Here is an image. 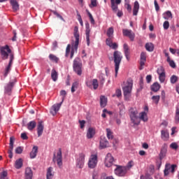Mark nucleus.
<instances>
[{
	"instance_id": "nucleus-24",
	"label": "nucleus",
	"mask_w": 179,
	"mask_h": 179,
	"mask_svg": "<svg viewBox=\"0 0 179 179\" xmlns=\"http://www.w3.org/2000/svg\"><path fill=\"white\" fill-rule=\"evenodd\" d=\"M138 12H139V2L136 1L133 8V15L138 16Z\"/></svg>"
},
{
	"instance_id": "nucleus-56",
	"label": "nucleus",
	"mask_w": 179,
	"mask_h": 179,
	"mask_svg": "<svg viewBox=\"0 0 179 179\" xmlns=\"http://www.w3.org/2000/svg\"><path fill=\"white\" fill-rule=\"evenodd\" d=\"M163 27L164 30H168L170 27V22H169V21H165L163 24Z\"/></svg>"
},
{
	"instance_id": "nucleus-8",
	"label": "nucleus",
	"mask_w": 179,
	"mask_h": 179,
	"mask_svg": "<svg viewBox=\"0 0 179 179\" xmlns=\"http://www.w3.org/2000/svg\"><path fill=\"white\" fill-rule=\"evenodd\" d=\"M73 70L75 72L80 76L82 75V62H80V59L76 58L73 61Z\"/></svg>"
},
{
	"instance_id": "nucleus-57",
	"label": "nucleus",
	"mask_w": 179,
	"mask_h": 179,
	"mask_svg": "<svg viewBox=\"0 0 179 179\" xmlns=\"http://www.w3.org/2000/svg\"><path fill=\"white\" fill-rule=\"evenodd\" d=\"M166 61L167 62H169L171 68H176V62H174V61L171 60V59H169V60H166Z\"/></svg>"
},
{
	"instance_id": "nucleus-62",
	"label": "nucleus",
	"mask_w": 179,
	"mask_h": 179,
	"mask_svg": "<svg viewBox=\"0 0 179 179\" xmlns=\"http://www.w3.org/2000/svg\"><path fill=\"white\" fill-rule=\"evenodd\" d=\"M8 177V171H3L0 173V178H7Z\"/></svg>"
},
{
	"instance_id": "nucleus-55",
	"label": "nucleus",
	"mask_w": 179,
	"mask_h": 179,
	"mask_svg": "<svg viewBox=\"0 0 179 179\" xmlns=\"http://www.w3.org/2000/svg\"><path fill=\"white\" fill-rule=\"evenodd\" d=\"M15 153H17V155H22V153H23V148L17 147L15 149Z\"/></svg>"
},
{
	"instance_id": "nucleus-50",
	"label": "nucleus",
	"mask_w": 179,
	"mask_h": 179,
	"mask_svg": "<svg viewBox=\"0 0 179 179\" xmlns=\"http://www.w3.org/2000/svg\"><path fill=\"white\" fill-rule=\"evenodd\" d=\"M99 79H100L99 85L101 87H103V85H104V83L106 82V79L104 78V77L103 76H100Z\"/></svg>"
},
{
	"instance_id": "nucleus-54",
	"label": "nucleus",
	"mask_w": 179,
	"mask_h": 179,
	"mask_svg": "<svg viewBox=\"0 0 179 179\" xmlns=\"http://www.w3.org/2000/svg\"><path fill=\"white\" fill-rule=\"evenodd\" d=\"M106 45H108V47L111 46V44L113 43V37H108L106 41Z\"/></svg>"
},
{
	"instance_id": "nucleus-22",
	"label": "nucleus",
	"mask_w": 179,
	"mask_h": 179,
	"mask_svg": "<svg viewBox=\"0 0 179 179\" xmlns=\"http://www.w3.org/2000/svg\"><path fill=\"white\" fill-rule=\"evenodd\" d=\"M10 3L13 12H17V10L19 9V3H17L16 0H10Z\"/></svg>"
},
{
	"instance_id": "nucleus-35",
	"label": "nucleus",
	"mask_w": 179,
	"mask_h": 179,
	"mask_svg": "<svg viewBox=\"0 0 179 179\" xmlns=\"http://www.w3.org/2000/svg\"><path fill=\"white\" fill-rule=\"evenodd\" d=\"M162 134V139H163V141H167L169 139V131H166V130H162L161 131Z\"/></svg>"
},
{
	"instance_id": "nucleus-25",
	"label": "nucleus",
	"mask_w": 179,
	"mask_h": 179,
	"mask_svg": "<svg viewBox=\"0 0 179 179\" xmlns=\"http://www.w3.org/2000/svg\"><path fill=\"white\" fill-rule=\"evenodd\" d=\"M36 126L37 123L36 122V121L32 120L27 124V129H29V131H33V129H34Z\"/></svg>"
},
{
	"instance_id": "nucleus-21",
	"label": "nucleus",
	"mask_w": 179,
	"mask_h": 179,
	"mask_svg": "<svg viewBox=\"0 0 179 179\" xmlns=\"http://www.w3.org/2000/svg\"><path fill=\"white\" fill-rule=\"evenodd\" d=\"M33 178V171L31 168L27 167L25 169V179H32Z\"/></svg>"
},
{
	"instance_id": "nucleus-49",
	"label": "nucleus",
	"mask_w": 179,
	"mask_h": 179,
	"mask_svg": "<svg viewBox=\"0 0 179 179\" xmlns=\"http://www.w3.org/2000/svg\"><path fill=\"white\" fill-rule=\"evenodd\" d=\"M87 15L89 16L91 24H94L95 21H94V18H93V15H92V13H90V12H87Z\"/></svg>"
},
{
	"instance_id": "nucleus-33",
	"label": "nucleus",
	"mask_w": 179,
	"mask_h": 179,
	"mask_svg": "<svg viewBox=\"0 0 179 179\" xmlns=\"http://www.w3.org/2000/svg\"><path fill=\"white\" fill-rule=\"evenodd\" d=\"M163 17L165 20H169V19H173V14L171 11H166L165 13L163 14Z\"/></svg>"
},
{
	"instance_id": "nucleus-43",
	"label": "nucleus",
	"mask_w": 179,
	"mask_h": 179,
	"mask_svg": "<svg viewBox=\"0 0 179 179\" xmlns=\"http://www.w3.org/2000/svg\"><path fill=\"white\" fill-rule=\"evenodd\" d=\"M171 80V83H172V85H174V83H177V82L178 81V77H177V76H172L170 78Z\"/></svg>"
},
{
	"instance_id": "nucleus-60",
	"label": "nucleus",
	"mask_w": 179,
	"mask_h": 179,
	"mask_svg": "<svg viewBox=\"0 0 179 179\" xmlns=\"http://www.w3.org/2000/svg\"><path fill=\"white\" fill-rule=\"evenodd\" d=\"M176 169H177V165L176 164H170V170H171V173H174V171H176Z\"/></svg>"
},
{
	"instance_id": "nucleus-52",
	"label": "nucleus",
	"mask_w": 179,
	"mask_h": 179,
	"mask_svg": "<svg viewBox=\"0 0 179 179\" xmlns=\"http://www.w3.org/2000/svg\"><path fill=\"white\" fill-rule=\"evenodd\" d=\"M134 166V161H130L128 162L127 166H124L127 168V171L129 170V169H131Z\"/></svg>"
},
{
	"instance_id": "nucleus-16",
	"label": "nucleus",
	"mask_w": 179,
	"mask_h": 179,
	"mask_svg": "<svg viewBox=\"0 0 179 179\" xmlns=\"http://www.w3.org/2000/svg\"><path fill=\"white\" fill-rule=\"evenodd\" d=\"M167 148H168V145L166 143H164L162 145V147L161 148L160 153H159V159L160 160H163V159H164V157H166V155L167 153Z\"/></svg>"
},
{
	"instance_id": "nucleus-48",
	"label": "nucleus",
	"mask_w": 179,
	"mask_h": 179,
	"mask_svg": "<svg viewBox=\"0 0 179 179\" xmlns=\"http://www.w3.org/2000/svg\"><path fill=\"white\" fill-rule=\"evenodd\" d=\"M169 170H170V164H166L164 169V176H169Z\"/></svg>"
},
{
	"instance_id": "nucleus-58",
	"label": "nucleus",
	"mask_w": 179,
	"mask_h": 179,
	"mask_svg": "<svg viewBox=\"0 0 179 179\" xmlns=\"http://www.w3.org/2000/svg\"><path fill=\"white\" fill-rule=\"evenodd\" d=\"M69 52H71V44L67 45L66 48V57L69 56Z\"/></svg>"
},
{
	"instance_id": "nucleus-5",
	"label": "nucleus",
	"mask_w": 179,
	"mask_h": 179,
	"mask_svg": "<svg viewBox=\"0 0 179 179\" xmlns=\"http://www.w3.org/2000/svg\"><path fill=\"white\" fill-rule=\"evenodd\" d=\"M138 110L136 108H131L129 110V117L130 120L134 124V125H139L141 124V120H139V116H138Z\"/></svg>"
},
{
	"instance_id": "nucleus-30",
	"label": "nucleus",
	"mask_w": 179,
	"mask_h": 179,
	"mask_svg": "<svg viewBox=\"0 0 179 179\" xmlns=\"http://www.w3.org/2000/svg\"><path fill=\"white\" fill-rule=\"evenodd\" d=\"M47 179H52L54 177V173H52V167H49L46 174Z\"/></svg>"
},
{
	"instance_id": "nucleus-9",
	"label": "nucleus",
	"mask_w": 179,
	"mask_h": 179,
	"mask_svg": "<svg viewBox=\"0 0 179 179\" xmlns=\"http://www.w3.org/2000/svg\"><path fill=\"white\" fill-rule=\"evenodd\" d=\"M127 167L117 166V169H115V174H116V176H119V177H124V176L127 174Z\"/></svg>"
},
{
	"instance_id": "nucleus-6",
	"label": "nucleus",
	"mask_w": 179,
	"mask_h": 179,
	"mask_svg": "<svg viewBox=\"0 0 179 179\" xmlns=\"http://www.w3.org/2000/svg\"><path fill=\"white\" fill-rule=\"evenodd\" d=\"M132 86H134V81L129 80L127 82V85L122 87L125 99H129V94L132 92Z\"/></svg>"
},
{
	"instance_id": "nucleus-41",
	"label": "nucleus",
	"mask_w": 179,
	"mask_h": 179,
	"mask_svg": "<svg viewBox=\"0 0 179 179\" xmlns=\"http://www.w3.org/2000/svg\"><path fill=\"white\" fill-rule=\"evenodd\" d=\"M106 34L108 37H113V35L114 34V28L113 27L108 29Z\"/></svg>"
},
{
	"instance_id": "nucleus-1",
	"label": "nucleus",
	"mask_w": 179,
	"mask_h": 179,
	"mask_svg": "<svg viewBox=\"0 0 179 179\" xmlns=\"http://www.w3.org/2000/svg\"><path fill=\"white\" fill-rule=\"evenodd\" d=\"M0 52L2 59H8V57L10 58L9 63L4 71V76L6 78L9 74V72H10V68H12V65L13 64L15 56L13 55V53H12V50L9 48V45H8L0 48Z\"/></svg>"
},
{
	"instance_id": "nucleus-26",
	"label": "nucleus",
	"mask_w": 179,
	"mask_h": 179,
	"mask_svg": "<svg viewBox=\"0 0 179 179\" xmlns=\"http://www.w3.org/2000/svg\"><path fill=\"white\" fill-rule=\"evenodd\" d=\"M15 167L17 169H22L23 167V159L20 158L15 161Z\"/></svg>"
},
{
	"instance_id": "nucleus-13",
	"label": "nucleus",
	"mask_w": 179,
	"mask_h": 179,
	"mask_svg": "<svg viewBox=\"0 0 179 179\" xmlns=\"http://www.w3.org/2000/svg\"><path fill=\"white\" fill-rule=\"evenodd\" d=\"M122 33L123 36H126V37L129 38L131 41H134V39L135 38V34L132 32V30L123 29Z\"/></svg>"
},
{
	"instance_id": "nucleus-19",
	"label": "nucleus",
	"mask_w": 179,
	"mask_h": 179,
	"mask_svg": "<svg viewBox=\"0 0 179 179\" xmlns=\"http://www.w3.org/2000/svg\"><path fill=\"white\" fill-rule=\"evenodd\" d=\"M108 146V141H107V138L106 136H101V140H100V148L101 149H106Z\"/></svg>"
},
{
	"instance_id": "nucleus-34",
	"label": "nucleus",
	"mask_w": 179,
	"mask_h": 179,
	"mask_svg": "<svg viewBox=\"0 0 179 179\" xmlns=\"http://www.w3.org/2000/svg\"><path fill=\"white\" fill-rule=\"evenodd\" d=\"M13 86H15V83L10 82L9 83L7 86L5 87V90L7 93H9V92L12 91V89H13Z\"/></svg>"
},
{
	"instance_id": "nucleus-29",
	"label": "nucleus",
	"mask_w": 179,
	"mask_h": 179,
	"mask_svg": "<svg viewBox=\"0 0 179 179\" xmlns=\"http://www.w3.org/2000/svg\"><path fill=\"white\" fill-rule=\"evenodd\" d=\"M100 106L102 108L107 106V99L104 96H101L100 97Z\"/></svg>"
},
{
	"instance_id": "nucleus-64",
	"label": "nucleus",
	"mask_w": 179,
	"mask_h": 179,
	"mask_svg": "<svg viewBox=\"0 0 179 179\" xmlns=\"http://www.w3.org/2000/svg\"><path fill=\"white\" fill-rule=\"evenodd\" d=\"M115 94H116L117 97H121V96H122L121 90L120 89H117L115 92Z\"/></svg>"
},
{
	"instance_id": "nucleus-31",
	"label": "nucleus",
	"mask_w": 179,
	"mask_h": 179,
	"mask_svg": "<svg viewBox=\"0 0 179 179\" xmlns=\"http://www.w3.org/2000/svg\"><path fill=\"white\" fill-rule=\"evenodd\" d=\"M49 59L52 62H55V64H58V62L59 61V58H58L55 55L50 54L49 55Z\"/></svg>"
},
{
	"instance_id": "nucleus-39",
	"label": "nucleus",
	"mask_w": 179,
	"mask_h": 179,
	"mask_svg": "<svg viewBox=\"0 0 179 179\" xmlns=\"http://www.w3.org/2000/svg\"><path fill=\"white\" fill-rule=\"evenodd\" d=\"M106 136L108 138V139H113L114 138V136L113 135V131H111V129H106Z\"/></svg>"
},
{
	"instance_id": "nucleus-61",
	"label": "nucleus",
	"mask_w": 179,
	"mask_h": 179,
	"mask_svg": "<svg viewBox=\"0 0 179 179\" xmlns=\"http://www.w3.org/2000/svg\"><path fill=\"white\" fill-rule=\"evenodd\" d=\"M54 15H55V16H57V17H59V19H61V20H63V22H65V20L64 19V17H62V16L61 15H59V13H58L57 11H53Z\"/></svg>"
},
{
	"instance_id": "nucleus-38",
	"label": "nucleus",
	"mask_w": 179,
	"mask_h": 179,
	"mask_svg": "<svg viewBox=\"0 0 179 179\" xmlns=\"http://www.w3.org/2000/svg\"><path fill=\"white\" fill-rule=\"evenodd\" d=\"M110 3H111V8L113 12H117L118 10V6L115 4V0H110Z\"/></svg>"
},
{
	"instance_id": "nucleus-40",
	"label": "nucleus",
	"mask_w": 179,
	"mask_h": 179,
	"mask_svg": "<svg viewBox=\"0 0 179 179\" xmlns=\"http://www.w3.org/2000/svg\"><path fill=\"white\" fill-rule=\"evenodd\" d=\"M123 48H124V55H128V54H131V51L129 50V46H128V44L124 43L123 45Z\"/></svg>"
},
{
	"instance_id": "nucleus-2",
	"label": "nucleus",
	"mask_w": 179,
	"mask_h": 179,
	"mask_svg": "<svg viewBox=\"0 0 179 179\" xmlns=\"http://www.w3.org/2000/svg\"><path fill=\"white\" fill-rule=\"evenodd\" d=\"M79 28L78 27H74L73 38L71 41V51L70 58H73L75 52H78V47L79 45Z\"/></svg>"
},
{
	"instance_id": "nucleus-18",
	"label": "nucleus",
	"mask_w": 179,
	"mask_h": 179,
	"mask_svg": "<svg viewBox=\"0 0 179 179\" xmlns=\"http://www.w3.org/2000/svg\"><path fill=\"white\" fill-rule=\"evenodd\" d=\"M15 142V138L14 137H10V149L8 150V157L10 159H12L13 157V143Z\"/></svg>"
},
{
	"instance_id": "nucleus-36",
	"label": "nucleus",
	"mask_w": 179,
	"mask_h": 179,
	"mask_svg": "<svg viewBox=\"0 0 179 179\" xmlns=\"http://www.w3.org/2000/svg\"><path fill=\"white\" fill-rule=\"evenodd\" d=\"M145 49L147 51H149V52H152V51L155 50V46L153 45V43H148L145 44Z\"/></svg>"
},
{
	"instance_id": "nucleus-14",
	"label": "nucleus",
	"mask_w": 179,
	"mask_h": 179,
	"mask_svg": "<svg viewBox=\"0 0 179 179\" xmlns=\"http://www.w3.org/2000/svg\"><path fill=\"white\" fill-rule=\"evenodd\" d=\"M43 132H44V122L39 121L37 125V134L38 138L43 135Z\"/></svg>"
},
{
	"instance_id": "nucleus-44",
	"label": "nucleus",
	"mask_w": 179,
	"mask_h": 179,
	"mask_svg": "<svg viewBox=\"0 0 179 179\" xmlns=\"http://www.w3.org/2000/svg\"><path fill=\"white\" fill-rule=\"evenodd\" d=\"M175 121L176 122H179V104L176 107Z\"/></svg>"
},
{
	"instance_id": "nucleus-27",
	"label": "nucleus",
	"mask_w": 179,
	"mask_h": 179,
	"mask_svg": "<svg viewBox=\"0 0 179 179\" xmlns=\"http://www.w3.org/2000/svg\"><path fill=\"white\" fill-rule=\"evenodd\" d=\"M38 150V147L34 146L31 152H30L31 159H34L37 156V152Z\"/></svg>"
},
{
	"instance_id": "nucleus-51",
	"label": "nucleus",
	"mask_w": 179,
	"mask_h": 179,
	"mask_svg": "<svg viewBox=\"0 0 179 179\" xmlns=\"http://www.w3.org/2000/svg\"><path fill=\"white\" fill-rule=\"evenodd\" d=\"M97 6V0H91L90 8H96Z\"/></svg>"
},
{
	"instance_id": "nucleus-20",
	"label": "nucleus",
	"mask_w": 179,
	"mask_h": 179,
	"mask_svg": "<svg viewBox=\"0 0 179 179\" xmlns=\"http://www.w3.org/2000/svg\"><path fill=\"white\" fill-rule=\"evenodd\" d=\"M96 134V129L92 127H90L87 132V139H92L93 136Z\"/></svg>"
},
{
	"instance_id": "nucleus-12",
	"label": "nucleus",
	"mask_w": 179,
	"mask_h": 179,
	"mask_svg": "<svg viewBox=\"0 0 179 179\" xmlns=\"http://www.w3.org/2000/svg\"><path fill=\"white\" fill-rule=\"evenodd\" d=\"M105 166L106 167H111L114 163V157L110 153H108L105 158Z\"/></svg>"
},
{
	"instance_id": "nucleus-63",
	"label": "nucleus",
	"mask_w": 179,
	"mask_h": 179,
	"mask_svg": "<svg viewBox=\"0 0 179 179\" xmlns=\"http://www.w3.org/2000/svg\"><path fill=\"white\" fill-rule=\"evenodd\" d=\"M21 138L24 141H27V139H29V137L27 136V134L26 133L21 134Z\"/></svg>"
},
{
	"instance_id": "nucleus-32",
	"label": "nucleus",
	"mask_w": 179,
	"mask_h": 179,
	"mask_svg": "<svg viewBox=\"0 0 179 179\" xmlns=\"http://www.w3.org/2000/svg\"><path fill=\"white\" fill-rule=\"evenodd\" d=\"M151 90L152 92H159V90H160V85L158 83H155L154 84H152V85L151 86Z\"/></svg>"
},
{
	"instance_id": "nucleus-11",
	"label": "nucleus",
	"mask_w": 179,
	"mask_h": 179,
	"mask_svg": "<svg viewBox=\"0 0 179 179\" xmlns=\"http://www.w3.org/2000/svg\"><path fill=\"white\" fill-rule=\"evenodd\" d=\"M85 154L81 153L79 155V157L76 160V166L78 169H83V166L85 165Z\"/></svg>"
},
{
	"instance_id": "nucleus-45",
	"label": "nucleus",
	"mask_w": 179,
	"mask_h": 179,
	"mask_svg": "<svg viewBox=\"0 0 179 179\" xmlns=\"http://www.w3.org/2000/svg\"><path fill=\"white\" fill-rule=\"evenodd\" d=\"M157 73H158V75H163L166 73V71H164V67L163 66L159 67L157 70Z\"/></svg>"
},
{
	"instance_id": "nucleus-17",
	"label": "nucleus",
	"mask_w": 179,
	"mask_h": 179,
	"mask_svg": "<svg viewBox=\"0 0 179 179\" xmlns=\"http://www.w3.org/2000/svg\"><path fill=\"white\" fill-rule=\"evenodd\" d=\"M140 65L141 67L139 68L140 71L143 69V66H145V62H146V52H142L140 56Z\"/></svg>"
},
{
	"instance_id": "nucleus-15",
	"label": "nucleus",
	"mask_w": 179,
	"mask_h": 179,
	"mask_svg": "<svg viewBox=\"0 0 179 179\" xmlns=\"http://www.w3.org/2000/svg\"><path fill=\"white\" fill-rule=\"evenodd\" d=\"M85 34H86V40H87V45L89 47L90 45V25L89 23L85 24Z\"/></svg>"
},
{
	"instance_id": "nucleus-23",
	"label": "nucleus",
	"mask_w": 179,
	"mask_h": 179,
	"mask_svg": "<svg viewBox=\"0 0 179 179\" xmlns=\"http://www.w3.org/2000/svg\"><path fill=\"white\" fill-rule=\"evenodd\" d=\"M139 121H143V122H148V113L146 112H141L139 113Z\"/></svg>"
},
{
	"instance_id": "nucleus-28",
	"label": "nucleus",
	"mask_w": 179,
	"mask_h": 179,
	"mask_svg": "<svg viewBox=\"0 0 179 179\" xmlns=\"http://www.w3.org/2000/svg\"><path fill=\"white\" fill-rule=\"evenodd\" d=\"M51 78L53 82H57V80H58V72L54 69L51 71Z\"/></svg>"
},
{
	"instance_id": "nucleus-37",
	"label": "nucleus",
	"mask_w": 179,
	"mask_h": 179,
	"mask_svg": "<svg viewBox=\"0 0 179 179\" xmlns=\"http://www.w3.org/2000/svg\"><path fill=\"white\" fill-rule=\"evenodd\" d=\"M79 87V83L78 81L74 82L71 86V93H75L76 89Z\"/></svg>"
},
{
	"instance_id": "nucleus-47",
	"label": "nucleus",
	"mask_w": 179,
	"mask_h": 179,
	"mask_svg": "<svg viewBox=\"0 0 179 179\" xmlns=\"http://www.w3.org/2000/svg\"><path fill=\"white\" fill-rule=\"evenodd\" d=\"M152 100L154 101V103H155V104H158L160 100V96L159 95L153 96L152 97Z\"/></svg>"
},
{
	"instance_id": "nucleus-46",
	"label": "nucleus",
	"mask_w": 179,
	"mask_h": 179,
	"mask_svg": "<svg viewBox=\"0 0 179 179\" xmlns=\"http://www.w3.org/2000/svg\"><path fill=\"white\" fill-rule=\"evenodd\" d=\"M159 80L161 82V83H164V80H166V73H164V74H159Z\"/></svg>"
},
{
	"instance_id": "nucleus-7",
	"label": "nucleus",
	"mask_w": 179,
	"mask_h": 179,
	"mask_svg": "<svg viewBox=\"0 0 179 179\" xmlns=\"http://www.w3.org/2000/svg\"><path fill=\"white\" fill-rule=\"evenodd\" d=\"M52 162L57 163L59 169H62V151L61 150V148L59 149L57 155L54 154Z\"/></svg>"
},
{
	"instance_id": "nucleus-4",
	"label": "nucleus",
	"mask_w": 179,
	"mask_h": 179,
	"mask_svg": "<svg viewBox=\"0 0 179 179\" xmlns=\"http://www.w3.org/2000/svg\"><path fill=\"white\" fill-rule=\"evenodd\" d=\"M60 96H63L62 101L59 103H56L53 105L50 109V114L52 115H56L57 113L59 111V108H61V106H62V103H64V100H65V96H66V91L62 90L60 92Z\"/></svg>"
},
{
	"instance_id": "nucleus-3",
	"label": "nucleus",
	"mask_w": 179,
	"mask_h": 179,
	"mask_svg": "<svg viewBox=\"0 0 179 179\" xmlns=\"http://www.w3.org/2000/svg\"><path fill=\"white\" fill-rule=\"evenodd\" d=\"M122 53L121 52L116 50L113 52V62L115 64V76L117 78L118 75V71H120V65L122 61Z\"/></svg>"
},
{
	"instance_id": "nucleus-10",
	"label": "nucleus",
	"mask_w": 179,
	"mask_h": 179,
	"mask_svg": "<svg viewBox=\"0 0 179 179\" xmlns=\"http://www.w3.org/2000/svg\"><path fill=\"white\" fill-rule=\"evenodd\" d=\"M97 166V155H92L89 159L88 162V166L90 169H94Z\"/></svg>"
},
{
	"instance_id": "nucleus-59",
	"label": "nucleus",
	"mask_w": 179,
	"mask_h": 179,
	"mask_svg": "<svg viewBox=\"0 0 179 179\" xmlns=\"http://www.w3.org/2000/svg\"><path fill=\"white\" fill-rule=\"evenodd\" d=\"M170 148L171 149H174L175 150H177V149H178V145H177V143H172L170 145Z\"/></svg>"
},
{
	"instance_id": "nucleus-42",
	"label": "nucleus",
	"mask_w": 179,
	"mask_h": 179,
	"mask_svg": "<svg viewBox=\"0 0 179 179\" xmlns=\"http://www.w3.org/2000/svg\"><path fill=\"white\" fill-rule=\"evenodd\" d=\"M92 87L94 90H97L99 87V81H97V79L92 80Z\"/></svg>"
},
{
	"instance_id": "nucleus-53",
	"label": "nucleus",
	"mask_w": 179,
	"mask_h": 179,
	"mask_svg": "<svg viewBox=\"0 0 179 179\" xmlns=\"http://www.w3.org/2000/svg\"><path fill=\"white\" fill-rule=\"evenodd\" d=\"M143 89V77L140 78V89L137 92H141Z\"/></svg>"
}]
</instances>
